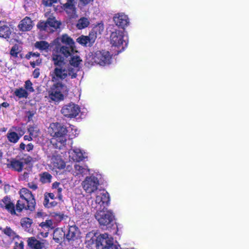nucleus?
<instances>
[{
	"label": "nucleus",
	"mask_w": 249,
	"mask_h": 249,
	"mask_svg": "<svg viewBox=\"0 0 249 249\" xmlns=\"http://www.w3.org/2000/svg\"><path fill=\"white\" fill-rule=\"evenodd\" d=\"M70 130L71 131L73 136L75 137L79 134V131L73 125H71L67 128L58 123L51 124L48 128V132L52 137L51 143L55 145L56 148H62L66 144L68 139L67 134Z\"/></svg>",
	"instance_id": "obj_1"
},
{
	"label": "nucleus",
	"mask_w": 249,
	"mask_h": 249,
	"mask_svg": "<svg viewBox=\"0 0 249 249\" xmlns=\"http://www.w3.org/2000/svg\"><path fill=\"white\" fill-rule=\"evenodd\" d=\"M52 45L58 47L59 52L66 57L76 52L74 41L67 34L62 35L54 39Z\"/></svg>",
	"instance_id": "obj_2"
},
{
	"label": "nucleus",
	"mask_w": 249,
	"mask_h": 249,
	"mask_svg": "<svg viewBox=\"0 0 249 249\" xmlns=\"http://www.w3.org/2000/svg\"><path fill=\"white\" fill-rule=\"evenodd\" d=\"M19 194L20 195V199H19L16 204V211L18 212H21L23 210H29L33 211L36 205V201L32 193L26 188L21 189Z\"/></svg>",
	"instance_id": "obj_3"
},
{
	"label": "nucleus",
	"mask_w": 249,
	"mask_h": 249,
	"mask_svg": "<svg viewBox=\"0 0 249 249\" xmlns=\"http://www.w3.org/2000/svg\"><path fill=\"white\" fill-rule=\"evenodd\" d=\"M92 209L97 212H101L107 209L109 202V194L104 190H99L91 196L88 200Z\"/></svg>",
	"instance_id": "obj_4"
},
{
	"label": "nucleus",
	"mask_w": 249,
	"mask_h": 249,
	"mask_svg": "<svg viewBox=\"0 0 249 249\" xmlns=\"http://www.w3.org/2000/svg\"><path fill=\"white\" fill-rule=\"evenodd\" d=\"M111 63V55L108 51H98L90 52L86 56V64L93 65L95 64L106 66Z\"/></svg>",
	"instance_id": "obj_5"
},
{
	"label": "nucleus",
	"mask_w": 249,
	"mask_h": 249,
	"mask_svg": "<svg viewBox=\"0 0 249 249\" xmlns=\"http://www.w3.org/2000/svg\"><path fill=\"white\" fill-rule=\"evenodd\" d=\"M52 81L56 82L59 80L66 79L70 76L71 78L76 77L77 74L75 70L73 69L67 68L65 65L56 67L55 69L50 73Z\"/></svg>",
	"instance_id": "obj_6"
},
{
	"label": "nucleus",
	"mask_w": 249,
	"mask_h": 249,
	"mask_svg": "<svg viewBox=\"0 0 249 249\" xmlns=\"http://www.w3.org/2000/svg\"><path fill=\"white\" fill-rule=\"evenodd\" d=\"M128 36L124 30H115L110 35V43L112 46L123 51L128 44Z\"/></svg>",
	"instance_id": "obj_7"
},
{
	"label": "nucleus",
	"mask_w": 249,
	"mask_h": 249,
	"mask_svg": "<svg viewBox=\"0 0 249 249\" xmlns=\"http://www.w3.org/2000/svg\"><path fill=\"white\" fill-rule=\"evenodd\" d=\"M95 244L97 249H119V246L114 243L112 237L106 233L99 235Z\"/></svg>",
	"instance_id": "obj_8"
},
{
	"label": "nucleus",
	"mask_w": 249,
	"mask_h": 249,
	"mask_svg": "<svg viewBox=\"0 0 249 249\" xmlns=\"http://www.w3.org/2000/svg\"><path fill=\"white\" fill-rule=\"evenodd\" d=\"M99 180L98 177L93 174L86 177L81 185L86 193L91 195L95 193L99 190Z\"/></svg>",
	"instance_id": "obj_9"
},
{
	"label": "nucleus",
	"mask_w": 249,
	"mask_h": 249,
	"mask_svg": "<svg viewBox=\"0 0 249 249\" xmlns=\"http://www.w3.org/2000/svg\"><path fill=\"white\" fill-rule=\"evenodd\" d=\"M67 91V87L62 83L53 84L48 90V97L54 102H59L64 99L63 93Z\"/></svg>",
	"instance_id": "obj_10"
},
{
	"label": "nucleus",
	"mask_w": 249,
	"mask_h": 249,
	"mask_svg": "<svg viewBox=\"0 0 249 249\" xmlns=\"http://www.w3.org/2000/svg\"><path fill=\"white\" fill-rule=\"evenodd\" d=\"M96 219L99 224L103 226H107L113 221L114 216L111 211L107 209L101 212H97L95 214Z\"/></svg>",
	"instance_id": "obj_11"
},
{
	"label": "nucleus",
	"mask_w": 249,
	"mask_h": 249,
	"mask_svg": "<svg viewBox=\"0 0 249 249\" xmlns=\"http://www.w3.org/2000/svg\"><path fill=\"white\" fill-rule=\"evenodd\" d=\"M39 159V157L32 158L28 156L19 160L14 159L11 161V167L15 170L20 172L22 171L25 164L35 162Z\"/></svg>",
	"instance_id": "obj_12"
},
{
	"label": "nucleus",
	"mask_w": 249,
	"mask_h": 249,
	"mask_svg": "<svg viewBox=\"0 0 249 249\" xmlns=\"http://www.w3.org/2000/svg\"><path fill=\"white\" fill-rule=\"evenodd\" d=\"M61 113L69 118L75 117L80 111L79 106L73 103H70L63 107Z\"/></svg>",
	"instance_id": "obj_13"
},
{
	"label": "nucleus",
	"mask_w": 249,
	"mask_h": 249,
	"mask_svg": "<svg viewBox=\"0 0 249 249\" xmlns=\"http://www.w3.org/2000/svg\"><path fill=\"white\" fill-rule=\"evenodd\" d=\"M69 158L73 161L79 162L88 158L87 153L83 150L74 147L69 150Z\"/></svg>",
	"instance_id": "obj_14"
},
{
	"label": "nucleus",
	"mask_w": 249,
	"mask_h": 249,
	"mask_svg": "<svg viewBox=\"0 0 249 249\" xmlns=\"http://www.w3.org/2000/svg\"><path fill=\"white\" fill-rule=\"evenodd\" d=\"M113 19L116 25L124 30L129 25V19L128 16L124 13L115 14Z\"/></svg>",
	"instance_id": "obj_15"
},
{
	"label": "nucleus",
	"mask_w": 249,
	"mask_h": 249,
	"mask_svg": "<svg viewBox=\"0 0 249 249\" xmlns=\"http://www.w3.org/2000/svg\"><path fill=\"white\" fill-rule=\"evenodd\" d=\"M28 246L32 249H47L48 242L46 240H38L35 237H31L28 239Z\"/></svg>",
	"instance_id": "obj_16"
},
{
	"label": "nucleus",
	"mask_w": 249,
	"mask_h": 249,
	"mask_svg": "<svg viewBox=\"0 0 249 249\" xmlns=\"http://www.w3.org/2000/svg\"><path fill=\"white\" fill-rule=\"evenodd\" d=\"M97 38L96 33L91 32L89 36H81L77 38V42L84 46H91L94 43Z\"/></svg>",
	"instance_id": "obj_17"
},
{
	"label": "nucleus",
	"mask_w": 249,
	"mask_h": 249,
	"mask_svg": "<svg viewBox=\"0 0 249 249\" xmlns=\"http://www.w3.org/2000/svg\"><path fill=\"white\" fill-rule=\"evenodd\" d=\"M76 0H67L66 3L62 6V8L69 16L73 18L76 13Z\"/></svg>",
	"instance_id": "obj_18"
},
{
	"label": "nucleus",
	"mask_w": 249,
	"mask_h": 249,
	"mask_svg": "<svg viewBox=\"0 0 249 249\" xmlns=\"http://www.w3.org/2000/svg\"><path fill=\"white\" fill-rule=\"evenodd\" d=\"M0 206L2 208L5 209L11 214H16L15 205L8 197H5L1 200Z\"/></svg>",
	"instance_id": "obj_19"
},
{
	"label": "nucleus",
	"mask_w": 249,
	"mask_h": 249,
	"mask_svg": "<svg viewBox=\"0 0 249 249\" xmlns=\"http://www.w3.org/2000/svg\"><path fill=\"white\" fill-rule=\"evenodd\" d=\"M59 49L58 47L55 46L52 54V60L55 67L65 65L64 58L60 54L61 53L59 52Z\"/></svg>",
	"instance_id": "obj_20"
},
{
	"label": "nucleus",
	"mask_w": 249,
	"mask_h": 249,
	"mask_svg": "<svg viewBox=\"0 0 249 249\" xmlns=\"http://www.w3.org/2000/svg\"><path fill=\"white\" fill-rule=\"evenodd\" d=\"M90 171L86 165H82L78 163L75 164L74 165V170L73 171V175L74 176L80 177H83L87 175Z\"/></svg>",
	"instance_id": "obj_21"
},
{
	"label": "nucleus",
	"mask_w": 249,
	"mask_h": 249,
	"mask_svg": "<svg viewBox=\"0 0 249 249\" xmlns=\"http://www.w3.org/2000/svg\"><path fill=\"white\" fill-rule=\"evenodd\" d=\"M50 164L53 169H62L65 167V163L59 156H53L50 160Z\"/></svg>",
	"instance_id": "obj_22"
},
{
	"label": "nucleus",
	"mask_w": 249,
	"mask_h": 249,
	"mask_svg": "<svg viewBox=\"0 0 249 249\" xmlns=\"http://www.w3.org/2000/svg\"><path fill=\"white\" fill-rule=\"evenodd\" d=\"M33 25L34 24L31 19L30 18L26 17L20 21L18 25V27L21 31H28L32 29Z\"/></svg>",
	"instance_id": "obj_23"
},
{
	"label": "nucleus",
	"mask_w": 249,
	"mask_h": 249,
	"mask_svg": "<svg viewBox=\"0 0 249 249\" xmlns=\"http://www.w3.org/2000/svg\"><path fill=\"white\" fill-rule=\"evenodd\" d=\"M74 209L76 213L80 216L86 217L89 214L88 207L84 203L77 202L75 203Z\"/></svg>",
	"instance_id": "obj_24"
},
{
	"label": "nucleus",
	"mask_w": 249,
	"mask_h": 249,
	"mask_svg": "<svg viewBox=\"0 0 249 249\" xmlns=\"http://www.w3.org/2000/svg\"><path fill=\"white\" fill-rule=\"evenodd\" d=\"M33 220L28 217H23L20 220V224L24 230L29 232L32 231L31 226L33 224Z\"/></svg>",
	"instance_id": "obj_25"
},
{
	"label": "nucleus",
	"mask_w": 249,
	"mask_h": 249,
	"mask_svg": "<svg viewBox=\"0 0 249 249\" xmlns=\"http://www.w3.org/2000/svg\"><path fill=\"white\" fill-rule=\"evenodd\" d=\"M94 0H76L78 7L82 11L92 5Z\"/></svg>",
	"instance_id": "obj_26"
},
{
	"label": "nucleus",
	"mask_w": 249,
	"mask_h": 249,
	"mask_svg": "<svg viewBox=\"0 0 249 249\" xmlns=\"http://www.w3.org/2000/svg\"><path fill=\"white\" fill-rule=\"evenodd\" d=\"M11 33V30L8 26L0 23V37L9 38Z\"/></svg>",
	"instance_id": "obj_27"
},
{
	"label": "nucleus",
	"mask_w": 249,
	"mask_h": 249,
	"mask_svg": "<svg viewBox=\"0 0 249 249\" xmlns=\"http://www.w3.org/2000/svg\"><path fill=\"white\" fill-rule=\"evenodd\" d=\"M78 51L76 50L73 54H71L69 56H71V59L70 60V63L71 65L77 67L82 62V59L77 54Z\"/></svg>",
	"instance_id": "obj_28"
},
{
	"label": "nucleus",
	"mask_w": 249,
	"mask_h": 249,
	"mask_svg": "<svg viewBox=\"0 0 249 249\" xmlns=\"http://www.w3.org/2000/svg\"><path fill=\"white\" fill-rule=\"evenodd\" d=\"M79 234V231L75 226H71L66 235V238L68 240H74Z\"/></svg>",
	"instance_id": "obj_29"
},
{
	"label": "nucleus",
	"mask_w": 249,
	"mask_h": 249,
	"mask_svg": "<svg viewBox=\"0 0 249 249\" xmlns=\"http://www.w3.org/2000/svg\"><path fill=\"white\" fill-rule=\"evenodd\" d=\"M63 185L59 182H54L52 184V189L54 190V192L57 193V196L59 200H62V191L63 190Z\"/></svg>",
	"instance_id": "obj_30"
},
{
	"label": "nucleus",
	"mask_w": 249,
	"mask_h": 249,
	"mask_svg": "<svg viewBox=\"0 0 249 249\" xmlns=\"http://www.w3.org/2000/svg\"><path fill=\"white\" fill-rule=\"evenodd\" d=\"M14 94L19 98H27L29 93L24 88L17 89L14 91Z\"/></svg>",
	"instance_id": "obj_31"
},
{
	"label": "nucleus",
	"mask_w": 249,
	"mask_h": 249,
	"mask_svg": "<svg viewBox=\"0 0 249 249\" xmlns=\"http://www.w3.org/2000/svg\"><path fill=\"white\" fill-rule=\"evenodd\" d=\"M40 181L42 183H48L51 182L52 178V175L47 172H43L40 174Z\"/></svg>",
	"instance_id": "obj_32"
},
{
	"label": "nucleus",
	"mask_w": 249,
	"mask_h": 249,
	"mask_svg": "<svg viewBox=\"0 0 249 249\" xmlns=\"http://www.w3.org/2000/svg\"><path fill=\"white\" fill-rule=\"evenodd\" d=\"M28 132L33 139L38 137L40 133L39 129L36 126H29L28 129Z\"/></svg>",
	"instance_id": "obj_33"
},
{
	"label": "nucleus",
	"mask_w": 249,
	"mask_h": 249,
	"mask_svg": "<svg viewBox=\"0 0 249 249\" xmlns=\"http://www.w3.org/2000/svg\"><path fill=\"white\" fill-rule=\"evenodd\" d=\"M89 24V21L87 18H82L78 20L76 26L78 29H82L88 27Z\"/></svg>",
	"instance_id": "obj_34"
},
{
	"label": "nucleus",
	"mask_w": 249,
	"mask_h": 249,
	"mask_svg": "<svg viewBox=\"0 0 249 249\" xmlns=\"http://www.w3.org/2000/svg\"><path fill=\"white\" fill-rule=\"evenodd\" d=\"M19 136L15 132H8L7 134V137L8 141L13 143H16L18 142V140L20 138Z\"/></svg>",
	"instance_id": "obj_35"
},
{
	"label": "nucleus",
	"mask_w": 249,
	"mask_h": 249,
	"mask_svg": "<svg viewBox=\"0 0 249 249\" xmlns=\"http://www.w3.org/2000/svg\"><path fill=\"white\" fill-rule=\"evenodd\" d=\"M48 26L49 29L51 27L54 29L58 28L60 25V23L56 20L54 18H50L47 20Z\"/></svg>",
	"instance_id": "obj_36"
},
{
	"label": "nucleus",
	"mask_w": 249,
	"mask_h": 249,
	"mask_svg": "<svg viewBox=\"0 0 249 249\" xmlns=\"http://www.w3.org/2000/svg\"><path fill=\"white\" fill-rule=\"evenodd\" d=\"M35 47L40 50L47 51L49 49L50 45L46 41H41L36 42L35 43Z\"/></svg>",
	"instance_id": "obj_37"
},
{
	"label": "nucleus",
	"mask_w": 249,
	"mask_h": 249,
	"mask_svg": "<svg viewBox=\"0 0 249 249\" xmlns=\"http://www.w3.org/2000/svg\"><path fill=\"white\" fill-rule=\"evenodd\" d=\"M37 27L40 30H44L47 32H52L53 31V29H49V27L48 26V22L40 21L39 22L37 25Z\"/></svg>",
	"instance_id": "obj_38"
},
{
	"label": "nucleus",
	"mask_w": 249,
	"mask_h": 249,
	"mask_svg": "<svg viewBox=\"0 0 249 249\" xmlns=\"http://www.w3.org/2000/svg\"><path fill=\"white\" fill-rule=\"evenodd\" d=\"M39 226L42 229L44 230L47 229V231H48L49 229L53 228V222L51 220H46L45 222L41 223L39 224Z\"/></svg>",
	"instance_id": "obj_39"
},
{
	"label": "nucleus",
	"mask_w": 249,
	"mask_h": 249,
	"mask_svg": "<svg viewBox=\"0 0 249 249\" xmlns=\"http://www.w3.org/2000/svg\"><path fill=\"white\" fill-rule=\"evenodd\" d=\"M43 204L46 207L51 208L56 206L57 204V202L54 201L49 202V200L47 198V196H45Z\"/></svg>",
	"instance_id": "obj_40"
},
{
	"label": "nucleus",
	"mask_w": 249,
	"mask_h": 249,
	"mask_svg": "<svg viewBox=\"0 0 249 249\" xmlns=\"http://www.w3.org/2000/svg\"><path fill=\"white\" fill-rule=\"evenodd\" d=\"M20 52L19 47L18 45H14L11 50L10 54L13 56L17 57Z\"/></svg>",
	"instance_id": "obj_41"
},
{
	"label": "nucleus",
	"mask_w": 249,
	"mask_h": 249,
	"mask_svg": "<svg viewBox=\"0 0 249 249\" xmlns=\"http://www.w3.org/2000/svg\"><path fill=\"white\" fill-rule=\"evenodd\" d=\"M25 89L29 92H33L34 91V88L32 86V83L30 80H27L25 82L24 85Z\"/></svg>",
	"instance_id": "obj_42"
},
{
	"label": "nucleus",
	"mask_w": 249,
	"mask_h": 249,
	"mask_svg": "<svg viewBox=\"0 0 249 249\" xmlns=\"http://www.w3.org/2000/svg\"><path fill=\"white\" fill-rule=\"evenodd\" d=\"M3 231L9 236L14 237L15 235V232L10 227H6Z\"/></svg>",
	"instance_id": "obj_43"
},
{
	"label": "nucleus",
	"mask_w": 249,
	"mask_h": 249,
	"mask_svg": "<svg viewBox=\"0 0 249 249\" xmlns=\"http://www.w3.org/2000/svg\"><path fill=\"white\" fill-rule=\"evenodd\" d=\"M24 244L23 242L20 240L19 242H15V246L13 249H23Z\"/></svg>",
	"instance_id": "obj_44"
},
{
	"label": "nucleus",
	"mask_w": 249,
	"mask_h": 249,
	"mask_svg": "<svg viewBox=\"0 0 249 249\" xmlns=\"http://www.w3.org/2000/svg\"><path fill=\"white\" fill-rule=\"evenodd\" d=\"M58 0H42V3L46 6H50L52 4L56 3Z\"/></svg>",
	"instance_id": "obj_45"
},
{
	"label": "nucleus",
	"mask_w": 249,
	"mask_h": 249,
	"mask_svg": "<svg viewBox=\"0 0 249 249\" xmlns=\"http://www.w3.org/2000/svg\"><path fill=\"white\" fill-rule=\"evenodd\" d=\"M28 187L34 190H35L37 188V185L33 183H28Z\"/></svg>",
	"instance_id": "obj_46"
},
{
	"label": "nucleus",
	"mask_w": 249,
	"mask_h": 249,
	"mask_svg": "<svg viewBox=\"0 0 249 249\" xmlns=\"http://www.w3.org/2000/svg\"><path fill=\"white\" fill-rule=\"evenodd\" d=\"M39 235H40L42 237L46 238L48 236V231H40L39 232Z\"/></svg>",
	"instance_id": "obj_47"
},
{
	"label": "nucleus",
	"mask_w": 249,
	"mask_h": 249,
	"mask_svg": "<svg viewBox=\"0 0 249 249\" xmlns=\"http://www.w3.org/2000/svg\"><path fill=\"white\" fill-rule=\"evenodd\" d=\"M34 146L32 143H29L26 146V149L27 151H30L33 149Z\"/></svg>",
	"instance_id": "obj_48"
},
{
	"label": "nucleus",
	"mask_w": 249,
	"mask_h": 249,
	"mask_svg": "<svg viewBox=\"0 0 249 249\" xmlns=\"http://www.w3.org/2000/svg\"><path fill=\"white\" fill-rule=\"evenodd\" d=\"M24 139L25 140H28L29 141H30L31 140H32L33 139V137H32V136L31 135H29V136L25 135L24 136Z\"/></svg>",
	"instance_id": "obj_49"
},
{
	"label": "nucleus",
	"mask_w": 249,
	"mask_h": 249,
	"mask_svg": "<svg viewBox=\"0 0 249 249\" xmlns=\"http://www.w3.org/2000/svg\"><path fill=\"white\" fill-rule=\"evenodd\" d=\"M39 54L38 53H29V57L32 56V57H38L39 56Z\"/></svg>",
	"instance_id": "obj_50"
},
{
	"label": "nucleus",
	"mask_w": 249,
	"mask_h": 249,
	"mask_svg": "<svg viewBox=\"0 0 249 249\" xmlns=\"http://www.w3.org/2000/svg\"><path fill=\"white\" fill-rule=\"evenodd\" d=\"M1 107L7 108L9 106V104L7 102H3L0 104Z\"/></svg>",
	"instance_id": "obj_51"
},
{
	"label": "nucleus",
	"mask_w": 249,
	"mask_h": 249,
	"mask_svg": "<svg viewBox=\"0 0 249 249\" xmlns=\"http://www.w3.org/2000/svg\"><path fill=\"white\" fill-rule=\"evenodd\" d=\"M47 198H48V197L51 198L52 200H53L54 198V195L53 193H49L47 195Z\"/></svg>",
	"instance_id": "obj_52"
},
{
	"label": "nucleus",
	"mask_w": 249,
	"mask_h": 249,
	"mask_svg": "<svg viewBox=\"0 0 249 249\" xmlns=\"http://www.w3.org/2000/svg\"><path fill=\"white\" fill-rule=\"evenodd\" d=\"M19 147L21 150H24L26 148L25 144L23 143H21Z\"/></svg>",
	"instance_id": "obj_53"
},
{
	"label": "nucleus",
	"mask_w": 249,
	"mask_h": 249,
	"mask_svg": "<svg viewBox=\"0 0 249 249\" xmlns=\"http://www.w3.org/2000/svg\"><path fill=\"white\" fill-rule=\"evenodd\" d=\"M39 75V73L37 71H36V70H35L34 71V76L35 78H37L38 77Z\"/></svg>",
	"instance_id": "obj_54"
},
{
	"label": "nucleus",
	"mask_w": 249,
	"mask_h": 249,
	"mask_svg": "<svg viewBox=\"0 0 249 249\" xmlns=\"http://www.w3.org/2000/svg\"><path fill=\"white\" fill-rule=\"evenodd\" d=\"M59 216L60 217V218L61 219L63 218V215H59Z\"/></svg>",
	"instance_id": "obj_55"
},
{
	"label": "nucleus",
	"mask_w": 249,
	"mask_h": 249,
	"mask_svg": "<svg viewBox=\"0 0 249 249\" xmlns=\"http://www.w3.org/2000/svg\"><path fill=\"white\" fill-rule=\"evenodd\" d=\"M1 183V181L0 180V183Z\"/></svg>",
	"instance_id": "obj_56"
}]
</instances>
